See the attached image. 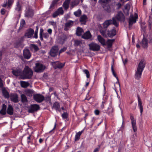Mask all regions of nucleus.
Returning a JSON list of instances; mask_svg holds the SVG:
<instances>
[{
    "mask_svg": "<svg viewBox=\"0 0 152 152\" xmlns=\"http://www.w3.org/2000/svg\"><path fill=\"white\" fill-rule=\"evenodd\" d=\"M6 10L4 9H2L1 10V15H4L5 13Z\"/></svg>",
    "mask_w": 152,
    "mask_h": 152,
    "instance_id": "obj_58",
    "label": "nucleus"
},
{
    "mask_svg": "<svg viewBox=\"0 0 152 152\" xmlns=\"http://www.w3.org/2000/svg\"><path fill=\"white\" fill-rule=\"evenodd\" d=\"M65 63H59L57 64L54 66L55 69H56L57 68L61 69L64 67L65 65Z\"/></svg>",
    "mask_w": 152,
    "mask_h": 152,
    "instance_id": "obj_33",
    "label": "nucleus"
},
{
    "mask_svg": "<svg viewBox=\"0 0 152 152\" xmlns=\"http://www.w3.org/2000/svg\"><path fill=\"white\" fill-rule=\"evenodd\" d=\"M92 37V35L89 31H88L84 34L82 36V38L86 39H91Z\"/></svg>",
    "mask_w": 152,
    "mask_h": 152,
    "instance_id": "obj_20",
    "label": "nucleus"
},
{
    "mask_svg": "<svg viewBox=\"0 0 152 152\" xmlns=\"http://www.w3.org/2000/svg\"><path fill=\"white\" fill-rule=\"evenodd\" d=\"M113 63L112 65V66H111L112 72V73H113V75L114 76V77H115V78L117 79V80L118 81V77L117 76L116 74V73H115V72L114 71V69L113 68Z\"/></svg>",
    "mask_w": 152,
    "mask_h": 152,
    "instance_id": "obj_44",
    "label": "nucleus"
},
{
    "mask_svg": "<svg viewBox=\"0 0 152 152\" xmlns=\"http://www.w3.org/2000/svg\"><path fill=\"white\" fill-rule=\"evenodd\" d=\"M78 4V3H77L75 1H73L71 2V6L72 8L74 7L75 6L77 5Z\"/></svg>",
    "mask_w": 152,
    "mask_h": 152,
    "instance_id": "obj_53",
    "label": "nucleus"
},
{
    "mask_svg": "<svg viewBox=\"0 0 152 152\" xmlns=\"http://www.w3.org/2000/svg\"><path fill=\"white\" fill-rule=\"evenodd\" d=\"M100 31L101 34L106 38H112L116 34V30L115 28L110 31L100 30Z\"/></svg>",
    "mask_w": 152,
    "mask_h": 152,
    "instance_id": "obj_3",
    "label": "nucleus"
},
{
    "mask_svg": "<svg viewBox=\"0 0 152 152\" xmlns=\"http://www.w3.org/2000/svg\"><path fill=\"white\" fill-rule=\"evenodd\" d=\"M59 0H53L50 7L49 9H51L53 7H54L55 5Z\"/></svg>",
    "mask_w": 152,
    "mask_h": 152,
    "instance_id": "obj_43",
    "label": "nucleus"
},
{
    "mask_svg": "<svg viewBox=\"0 0 152 152\" xmlns=\"http://www.w3.org/2000/svg\"><path fill=\"white\" fill-rule=\"evenodd\" d=\"M74 23V21L71 20H69L65 24L64 30L65 31H67L69 30V28H70L73 25Z\"/></svg>",
    "mask_w": 152,
    "mask_h": 152,
    "instance_id": "obj_17",
    "label": "nucleus"
},
{
    "mask_svg": "<svg viewBox=\"0 0 152 152\" xmlns=\"http://www.w3.org/2000/svg\"><path fill=\"white\" fill-rule=\"evenodd\" d=\"M52 107L53 109H55L57 111H58L60 112H61L60 105L59 103L58 102H55L53 104Z\"/></svg>",
    "mask_w": 152,
    "mask_h": 152,
    "instance_id": "obj_23",
    "label": "nucleus"
},
{
    "mask_svg": "<svg viewBox=\"0 0 152 152\" xmlns=\"http://www.w3.org/2000/svg\"><path fill=\"white\" fill-rule=\"evenodd\" d=\"M44 37L45 38H47L49 37V35L47 33H44L43 34Z\"/></svg>",
    "mask_w": 152,
    "mask_h": 152,
    "instance_id": "obj_61",
    "label": "nucleus"
},
{
    "mask_svg": "<svg viewBox=\"0 0 152 152\" xmlns=\"http://www.w3.org/2000/svg\"><path fill=\"white\" fill-rule=\"evenodd\" d=\"M62 118L64 119H66L68 117V114L67 112H64L61 115Z\"/></svg>",
    "mask_w": 152,
    "mask_h": 152,
    "instance_id": "obj_48",
    "label": "nucleus"
},
{
    "mask_svg": "<svg viewBox=\"0 0 152 152\" xmlns=\"http://www.w3.org/2000/svg\"><path fill=\"white\" fill-rule=\"evenodd\" d=\"M21 86L24 88H26L29 85V83L27 82L23 81H20Z\"/></svg>",
    "mask_w": 152,
    "mask_h": 152,
    "instance_id": "obj_36",
    "label": "nucleus"
},
{
    "mask_svg": "<svg viewBox=\"0 0 152 152\" xmlns=\"http://www.w3.org/2000/svg\"><path fill=\"white\" fill-rule=\"evenodd\" d=\"M34 69V71L37 73L42 72L45 68V67L43 65L39 63H36Z\"/></svg>",
    "mask_w": 152,
    "mask_h": 152,
    "instance_id": "obj_8",
    "label": "nucleus"
},
{
    "mask_svg": "<svg viewBox=\"0 0 152 152\" xmlns=\"http://www.w3.org/2000/svg\"><path fill=\"white\" fill-rule=\"evenodd\" d=\"M34 30L31 28H29L25 32L24 35L23 37H26L27 38H31L33 35L34 33Z\"/></svg>",
    "mask_w": 152,
    "mask_h": 152,
    "instance_id": "obj_13",
    "label": "nucleus"
},
{
    "mask_svg": "<svg viewBox=\"0 0 152 152\" xmlns=\"http://www.w3.org/2000/svg\"><path fill=\"white\" fill-rule=\"evenodd\" d=\"M70 2V0H65L62 6L65 10H67L69 8Z\"/></svg>",
    "mask_w": 152,
    "mask_h": 152,
    "instance_id": "obj_26",
    "label": "nucleus"
},
{
    "mask_svg": "<svg viewBox=\"0 0 152 152\" xmlns=\"http://www.w3.org/2000/svg\"><path fill=\"white\" fill-rule=\"evenodd\" d=\"M39 27L38 26H36V30L34 32V35L33 37L34 38H37L38 37L37 36V33L38 31V30Z\"/></svg>",
    "mask_w": 152,
    "mask_h": 152,
    "instance_id": "obj_50",
    "label": "nucleus"
},
{
    "mask_svg": "<svg viewBox=\"0 0 152 152\" xmlns=\"http://www.w3.org/2000/svg\"><path fill=\"white\" fill-rule=\"evenodd\" d=\"M56 11L59 15H62L64 14V12L62 7L59 8Z\"/></svg>",
    "mask_w": 152,
    "mask_h": 152,
    "instance_id": "obj_46",
    "label": "nucleus"
},
{
    "mask_svg": "<svg viewBox=\"0 0 152 152\" xmlns=\"http://www.w3.org/2000/svg\"><path fill=\"white\" fill-rule=\"evenodd\" d=\"M40 107L37 104H31L28 107V112L33 113L40 109Z\"/></svg>",
    "mask_w": 152,
    "mask_h": 152,
    "instance_id": "obj_6",
    "label": "nucleus"
},
{
    "mask_svg": "<svg viewBox=\"0 0 152 152\" xmlns=\"http://www.w3.org/2000/svg\"><path fill=\"white\" fill-rule=\"evenodd\" d=\"M138 18V15L137 14L135 13L134 17H133L132 15H130V17L129 19V28L130 27H131L134 23H135L136 22V20Z\"/></svg>",
    "mask_w": 152,
    "mask_h": 152,
    "instance_id": "obj_12",
    "label": "nucleus"
},
{
    "mask_svg": "<svg viewBox=\"0 0 152 152\" xmlns=\"http://www.w3.org/2000/svg\"><path fill=\"white\" fill-rule=\"evenodd\" d=\"M83 32V29L80 27H78L77 28L76 34L77 35L80 36Z\"/></svg>",
    "mask_w": 152,
    "mask_h": 152,
    "instance_id": "obj_32",
    "label": "nucleus"
},
{
    "mask_svg": "<svg viewBox=\"0 0 152 152\" xmlns=\"http://www.w3.org/2000/svg\"><path fill=\"white\" fill-rule=\"evenodd\" d=\"M83 72L86 74V77L87 78H89L90 77V74L88 71L87 69L84 70Z\"/></svg>",
    "mask_w": 152,
    "mask_h": 152,
    "instance_id": "obj_52",
    "label": "nucleus"
},
{
    "mask_svg": "<svg viewBox=\"0 0 152 152\" xmlns=\"http://www.w3.org/2000/svg\"><path fill=\"white\" fill-rule=\"evenodd\" d=\"M59 48L57 46H53L50 50V54L52 57H55L58 55Z\"/></svg>",
    "mask_w": 152,
    "mask_h": 152,
    "instance_id": "obj_11",
    "label": "nucleus"
},
{
    "mask_svg": "<svg viewBox=\"0 0 152 152\" xmlns=\"http://www.w3.org/2000/svg\"><path fill=\"white\" fill-rule=\"evenodd\" d=\"M115 41V39H108L107 40V48H110L112 47L113 44Z\"/></svg>",
    "mask_w": 152,
    "mask_h": 152,
    "instance_id": "obj_31",
    "label": "nucleus"
},
{
    "mask_svg": "<svg viewBox=\"0 0 152 152\" xmlns=\"http://www.w3.org/2000/svg\"><path fill=\"white\" fill-rule=\"evenodd\" d=\"M11 100L14 103H17L19 102L18 95L16 93H11L10 96Z\"/></svg>",
    "mask_w": 152,
    "mask_h": 152,
    "instance_id": "obj_16",
    "label": "nucleus"
},
{
    "mask_svg": "<svg viewBox=\"0 0 152 152\" xmlns=\"http://www.w3.org/2000/svg\"><path fill=\"white\" fill-rule=\"evenodd\" d=\"M82 43V42L80 40H75L74 45L75 46L77 47L79 46H80V45Z\"/></svg>",
    "mask_w": 152,
    "mask_h": 152,
    "instance_id": "obj_40",
    "label": "nucleus"
},
{
    "mask_svg": "<svg viewBox=\"0 0 152 152\" xmlns=\"http://www.w3.org/2000/svg\"><path fill=\"white\" fill-rule=\"evenodd\" d=\"M25 24V21L22 19L21 20L20 23V25L19 27V29H18V31L20 30L21 29H22L23 27L24 26Z\"/></svg>",
    "mask_w": 152,
    "mask_h": 152,
    "instance_id": "obj_41",
    "label": "nucleus"
},
{
    "mask_svg": "<svg viewBox=\"0 0 152 152\" xmlns=\"http://www.w3.org/2000/svg\"><path fill=\"white\" fill-rule=\"evenodd\" d=\"M12 73L14 75L16 76H18L20 75L19 72L18 70H12Z\"/></svg>",
    "mask_w": 152,
    "mask_h": 152,
    "instance_id": "obj_45",
    "label": "nucleus"
},
{
    "mask_svg": "<svg viewBox=\"0 0 152 152\" xmlns=\"http://www.w3.org/2000/svg\"><path fill=\"white\" fill-rule=\"evenodd\" d=\"M113 18H114L115 19L119 21L124 22L125 20L124 15L121 11L118 12L117 15Z\"/></svg>",
    "mask_w": 152,
    "mask_h": 152,
    "instance_id": "obj_9",
    "label": "nucleus"
},
{
    "mask_svg": "<svg viewBox=\"0 0 152 152\" xmlns=\"http://www.w3.org/2000/svg\"><path fill=\"white\" fill-rule=\"evenodd\" d=\"M141 45L142 47L145 48H148V40L145 37V35L143 34V37L142 40Z\"/></svg>",
    "mask_w": 152,
    "mask_h": 152,
    "instance_id": "obj_19",
    "label": "nucleus"
},
{
    "mask_svg": "<svg viewBox=\"0 0 152 152\" xmlns=\"http://www.w3.org/2000/svg\"><path fill=\"white\" fill-rule=\"evenodd\" d=\"M14 109L12 106L9 105L7 110V113L9 115H12L13 114Z\"/></svg>",
    "mask_w": 152,
    "mask_h": 152,
    "instance_id": "obj_27",
    "label": "nucleus"
},
{
    "mask_svg": "<svg viewBox=\"0 0 152 152\" xmlns=\"http://www.w3.org/2000/svg\"><path fill=\"white\" fill-rule=\"evenodd\" d=\"M90 50L94 51H97L100 50V46L98 44L92 42L88 45Z\"/></svg>",
    "mask_w": 152,
    "mask_h": 152,
    "instance_id": "obj_7",
    "label": "nucleus"
},
{
    "mask_svg": "<svg viewBox=\"0 0 152 152\" xmlns=\"http://www.w3.org/2000/svg\"><path fill=\"white\" fill-rule=\"evenodd\" d=\"M33 75V71L28 66H26L23 71L21 75L22 79H29L32 78Z\"/></svg>",
    "mask_w": 152,
    "mask_h": 152,
    "instance_id": "obj_2",
    "label": "nucleus"
},
{
    "mask_svg": "<svg viewBox=\"0 0 152 152\" xmlns=\"http://www.w3.org/2000/svg\"><path fill=\"white\" fill-rule=\"evenodd\" d=\"M43 29L41 28L40 29V33H39V37L40 40L41 41L43 40V38L42 37V33L43 32Z\"/></svg>",
    "mask_w": 152,
    "mask_h": 152,
    "instance_id": "obj_49",
    "label": "nucleus"
},
{
    "mask_svg": "<svg viewBox=\"0 0 152 152\" xmlns=\"http://www.w3.org/2000/svg\"><path fill=\"white\" fill-rule=\"evenodd\" d=\"M30 49L31 50L34 49V52H36L39 50V48L37 45L33 44H31Z\"/></svg>",
    "mask_w": 152,
    "mask_h": 152,
    "instance_id": "obj_37",
    "label": "nucleus"
},
{
    "mask_svg": "<svg viewBox=\"0 0 152 152\" xmlns=\"http://www.w3.org/2000/svg\"><path fill=\"white\" fill-rule=\"evenodd\" d=\"M22 7L19 1H18L16 3V7L15 8V10L18 13H20L22 10Z\"/></svg>",
    "mask_w": 152,
    "mask_h": 152,
    "instance_id": "obj_22",
    "label": "nucleus"
},
{
    "mask_svg": "<svg viewBox=\"0 0 152 152\" xmlns=\"http://www.w3.org/2000/svg\"><path fill=\"white\" fill-rule=\"evenodd\" d=\"M132 127L134 132H135L137 131V127L136 126V123L132 124Z\"/></svg>",
    "mask_w": 152,
    "mask_h": 152,
    "instance_id": "obj_47",
    "label": "nucleus"
},
{
    "mask_svg": "<svg viewBox=\"0 0 152 152\" xmlns=\"http://www.w3.org/2000/svg\"><path fill=\"white\" fill-rule=\"evenodd\" d=\"M0 114H1L2 115H5L6 114V112L5 111L1 110L0 111Z\"/></svg>",
    "mask_w": 152,
    "mask_h": 152,
    "instance_id": "obj_59",
    "label": "nucleus"
},
{
    "mask_svg": "<svg viewBox=\"0 0 152 152\" xmlns=\"http://www.w3.org/2000/svg\"><path fill=\"white\" fill-rule=\"evenodd\" d=\"M130 119L132 121V124L133 123H136V120L134 119V118L133 116V115L132 113L130 114Z\"/></svg>",
    "mask_w": 152,
    "mask_h": 152,
    "instance_id": "obj_51",
    "label": "nucleus"
},
{
    "mask_svg": "<svg viewBox=\"0 0 152 152\" xmlns=\"http://www.w3.org/2000/svg\"><path fill=\"white\" fill-rule=\"evenodd\" d=\"M144 60H141L140 62L134 75L135 78L139 80L140 79L142 75V72L145 67V64L144 63Z\"/></svg>",
    "mask_w": 152,
    "mask_h": 152,
    "instance_id": "obj_1",
    "label": "nucleus"
},
{
    "mask_svg": "<svg viewBox=\"0 0 152 152\" xmlns=\"http://www.w3.org/2000/svg\"><path fill=\"white\" fill-rule=\"evenodd\" d=\"M83 131H81L77 133L75 136V141H78V140L80 137V136L83 132Z\"/></svg>",
    "mask_w": 152,
    "mask_h": 152,
    "instance_id": "obj_38",
    "label": "nucleus"
},
{
    "mask_svg": "<svg viewBox=\"0 0 152 152\" xmlns=\"http://www.w3.org/2000/svg\"><path fill=\"white\" fill-rule=\"evenodd\" d=\"M137 96L138 99V106L140 110L141 115H142L143 111V107L142 105V103L141 99H140V96L138 93L137 94Z\"/></svg>",
    "mask_w": 152,
    "mask_h": 152,
    "instance_id": "obj_18",
    "label": "nucleus"
},
{
    "mask_svg": "<svg viewBox=\"0 0 152 152\" xmlns=\"http://www.w3.org/2000/svg\"><path fill=\"white\" fill-rule=\"evenodd\" d=\"M94 113L96 115H99V110H96L94 111Z\"/></svg>",
    "mask_w": 152,
    "mask_h": 152,
    "instance_id": "obj_64",
    "label": "nucleus"
},
{
    "mask_svg": "<svg viewBox=\"0 0 152 152\" xmlns=\"http://www.w3.org/2000/svg\"><path fill=\"white\" fill-rule=\"evenodd\" d=\"M67 49V47H64L63 48L61 49L59 52V55H60L61 53L65 51Z\"/></svg>",
    "mask_w": 152,
    "mask_h": 152,
    "instance_id": "obj_54",
    "label": "nucleus"
},
{
    "mask_svg": "<svg viewBox=\"0 0 152 152\" xmlns=\"http://www.w3.org/2000/svg\"><path fill=\"white\" fill-rule=\"evenodd\" d=\"M31 135H29V136L28 137H27V143L28 144L30 143L31 142Z\"/></svg>",
    "mask_w": 152,
    "mask_h": 152,
    "instance_id": "obj_56",
    "label": "nucleus"
},
{
    "mask_svg": "<svg viewBox=\"0 0 152 152\" xmlns=\"http://www.w3.org/2000/svg\"><path fill=\"white\" fill-rule=\"evenodd\" d=\"M24 41V37H21L19 38L14 44V46L16 48L19 47L23 48L24 45L23 42Z\"/></svg>",
    "mask_w": 152,
    "mask_h": 152,
    "instance_id": "obj_10",
    "label": "nucleus"
},
{
    "mask_svg": "<svg viewBox=\"0 0 152 152\" xmlns=\"http://www.w3.org/2000/svg\"><path fill=\"white\" fill-rule=\"evenodd\" d=\"M33 98L35 101L38 103L42 102L45 99L43 95L38 94L34 95Z\"/></svg>",
    "mask_w": 152,
    "mask_h": 152,
    "instance_id": "obj_14",
    "label": "nucleus"
},
{
    "mask_svg": "<svg viewBox=\"0 0 152 152\" xmlns=\"http://www.w3.org/2000/svg\"><path fill=\"white\" fill-rule=\"evenodd\" d=\"M67 38L68 37L67 35L64 34H63L61 37L58 39L59 43L60 44H63L66 40Z\"/></svg>",
    "mask_w": 152,
    "mask_h": 152,
    "instance_id": "obj_21",
    "label": "nucleus"
},
{
    "mask_svg": "<svg viewBox=\"0 0 152 152\" xmlns=\"http://www.w3.org/2000/svg\"><path fill=\"white\" fill-rule=\"evenodd\" d=\"M98 146L99 147V148H95L93 152H98L99 151V149L100 148V145H98Z\"/></svg>",
    "mask_w": 152,
    "mask_h": 152,
    "instance_id": "obj_63",
    "label": "nucleus"
},
{
    "mask_svg": "<svg viewBox=\"0 0 152 152\" xmlns=\"http://www.w3.org/2000/svg\"><path fill=\"white\" fill-rule=\"evenodd\" d=\"M59 14H58V12L57 11H56L55 12H54L53 14V17L55 18L58 15H59Z\"/></svg>",
    "mask_w": 152,
    "mask_h": 152,
    "instance_id": "obj_55",
    "label": "nucleus"
},
{
    "mask_svg": "<svg viewBox=\"0 0 152 152\" xmlns=\"http://www.w3.org/2000/svg\"><path fill=\"white\" fill-rule=\"evenodd\" d=\"M130 8V5L129 4H126L125 7V9L129 10Z\"/></svg>",
    "mask_w": 152,
    "mask_h": 152,
    "instance_id": "obj_60",
    "label": "nucleus"
},
{
    "mask_svg": "<svg viewBox=\"0 0 152 152\" xmlns=\"http://www.w3.org/2000/svg\"><path fill=\"white\" fill-rule=\"evenodd\" d=\"M88 19L87 16L86 15H82L80 19V21L83 24L85 25L86 23V20Z\"/></svg>",
    "mask_w": 152,
    "mask_h": 152,
    "instance_id": "obj_25",
    "label": "nucleus"
},
{
    "mask_svg": "<svg viewBox=\"0 0 152 152\" xmlns=\"http://www.w3.org/2000/svg\"><path fill=\"white\" fill-rule=\"evenodd\" d=\"M26 94L29 97H31L34 95V91L30 89H28L25 90Z\"/></svg>",
    "mask_w": 152,
    "mask_h": 152,
    "instance_id": "obj_30",
    "label": "nucleus"
},
{
    "mask_svg": "<svg viewBox=\"0 0 152 152\" xmlns=\"http://www.w3.org/2000/svg\"><path fill=\"white\" fill-rule=\"evenodd\" d=\"M103 7L104 10L108 12H111V10L110 6L108 4L103 5Z\"/></svg>",
    "mask_w": 152,
    "mask_h": 152,
    "instance_id": "obj_34",
    "label": "nucleus"
},
{
    "mask_svg": "<svg viewBox=\"0 0 152 152\" xmlns=\"http://www.w3.org/2000/svg\"><path fill=\"white\" fill-rule=\"evenodd\" d=\"M7 108V106L5 104H2V108L1 110L6 111V109Z\"/></svg>",
    "mask_w": 152,
    "mask_h": 152,
    "instance_id": "obj_57",
    "label": "nucleus"
},
{
    "mask_svg": "<svg viewBox=\"0 0 152 152\" xmlns=\"http://www.w3.org/2000/svg\"><path fill=\"white\" fill-rule=\"evenodd\" d=\"M110 1V0H99V2L104 5L108 4Z\"/></svg>",
    "mask_w": 152,
    "mask_h": 152,
    "instance_id": "obj_42",
    "label": "nucleus"
},
{
    "mask_svg": "<svg viewBox=\"0 0 152 152\" xmlns=\"http://www.w3.org/2000/svg\"><path fill=\"white\" fill-rule=\"evenodd\" d=\"M23 55L24 58L28 59L31 57V54L29 49L25 48L23 50Z\"/></svg>",
    "mask_w": 152,
    "mask_h": 152,
    "instance_id": "obj_15",
    "label": "nucleus"
},
{
    "mask_svg": "<svg viewBox=\"0 0 152 152\" xmlns=\"http://www.w3.org/2000/svg\"><path fill=\"white\" fill-rule=\"evenodd\" d=\"M14 0H7L5 2L2 4V6L3 7H6L7 6L9 7H10L12 4Z\"/></svg>",
    "mask_w": 152,
    "mask_h": 152,
    "instance_id": "obj_24",
    "label": "nucleus"
},
{
    "mask_svg": "<svg viewBox=\"0 0 152 152\" xmlns=\"http://www.w3.org/2000/svg\"><path fill=\"white\" fill-rule=\"evenodd\" d=\"M97 39L99 42L103 46L106 45L105 41L104 39L102 38L100 35L97 36Z\"/></svg>",
    "mask_w": 152,
    "mask_h": 152,
    "instance_id": "obj_29",
    "label": "nucleus"
},
{
    "mask_svg": "<svg viewBox=\"0 0 152 152\" xmlns=\"http://www.w3.org/2000/svg\"><path fill=\"white\" fill-rule=\"evenodd\" d=\"M34 11L29 6H27L25 10V16L28 18H32L34 16Z\"/></svg>",
    "mask_w": 152,
    "mask_h": 152,
    "instance_id": "obj_5",
    "label": "nucleus"
},
{
    "mask_svg": "<svg viewBox=\"0 0 152 152\" xmlns=\"http://www.w3.org/2000/svg\"><path fill=\"white\" fill-rule=\"evenodd\" d=\"M74 14L77 17H79L81 15V11L79 9L77 11L74 12Z\"/></svg>",
    "mask_w": 152,
    "mask_h": 152,
    "instance_id": "obj_39",
    "label": "nucleus"
},
{
    "mask_svg": "<svg viewBox=\"0 0 152 152\" xmlns=\"http://www.w3.org/2000/svg\"><path fill=\"white\" fill-rule=\"evenodd\" d=\"M2 91L3 95L5 98H9L10 97V95L5 88H3Z\"/></svg>",
    "mask_w": 152,
    "mask_h": 152,
    "instance_id": "obj_28",
    "label": "nucleus"
},
{
    "mask_svg": "<svg viewBox=\"0 0 152 152\" xmlns=\"http://www.w3.org/2000/svg\"><path fill=\"white\" fill-rule=\"evenodd\" d=\"M123 63L125 65L127 62V58H125L124 59L122 58Z\"/></svg>",
    "mask_w": 152,
    "mask_h": 152,
    "instance_id": "obj_62",
    "label": "nucleus"
},
{
    "mask_svg": "<svg viewBox=\"0 0 152 152\" xmlns=\"http://www.w3.org/2000/svg\"><path fill=\"white\" fill-rule=\"evenodd\" d=\"M21 101L22 103H26L28 102V99L26 96L24 94L21 95Z\"/></svg>",
    "mask_w": 152,
    "mask_h": 152,
    "instance_id": "obj_35",
    "label": "nucleus"
},
{
    "mask_svg": "<svg viewBox=\"0 0 152 152\" xmlns=\"http://www.w3.org/2000/svg\"><path fill=\"white\" fill-rule=\"evenodd\" d=\"M112 20H106L103 23V27L104 28H107L110 25L113 24L116 27L118 26V23L114 18H112Z\"/></svg>",
    "mask_w": 152,
    "mask_h": 152,
    "instance_id": "obj_4",
    "label": "nucleus"
}]
</instances>
